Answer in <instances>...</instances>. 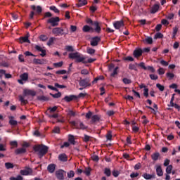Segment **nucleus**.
<instances>
[{"label":"nucleus","mask_w":180,"mask_h":180,"mask_svg":"<svg viewBox=\"0 0 180 180\" xmlns=\"http://www.w3.org/2000/svg\"><path fill=\"white\" fill-rule=\"evenodd\" d=\"M34 151L38 153L39 158L41 159L49 153V148L46 145H37L33 147Z\"/></svg>","instance_id":"f257e3e1"},{"label":"nucleus","mask_w":180,"mask_h":180,"mask_svg":"<svg viewBox=\"0 0 180 180\" xmlns=\"http://www.w3.org/2000/svg\"><path fill=\"white\" fill-rule=\"evenodd\" d=\"M69 58L71 60H75V63H82L83 64H88V62L85 60V57L84 55L79 53V52L70 53L69 54Z\"/></svg>","instance_id":"f03ea898"},{"label":"nucleus","mask_w":180,"mask_h":180,"mask_svg":"<svg viewBox=\"0 0 180 180\" xmlns=\"http://www.w3.org/2000/svg\"><path fill=\"white\" fill-rule=\"evenodd\" d=\"M52 33L55 36H67L68 29L64 27H55L52 30Z\"/></svg>","instance_id":"7ed1b4c3"},{"label":"nucleus","mask_w":180,"mask_h":180,"mask_svg":"<svg viewBox=\"0 0 180 180\" xmlns=\"http://www.w3.org/2000/svg\"><path fill=\"white\" fill-rule=\"evenodd\" d=\"M86 22L88 25H91V26H95V32L96 33H101L102 28H101V23L98 21H93L91 18H86Z\"/></svg>","instance_id":"20e7f679"},{"label":"nucleus","mask_w":180,"mask_h":180,"mask_svg":"<svg viewBox=\"0 0 180 180\" xmlns=\"http://www.w3.org/2000/svg\"><path fill=\"white\" fill-rule=\"evenodd\" d=\"M91 79L89 77L85 79H80L79 82V86H84L86 88L87 86H91Z\"/></svg>","instance_id":"39448f33"},{"label":"nucleus","mask_w":180,"mask_h":180,"mask_svg":"<svg viewBox=\"0 0 180 180\" xmlns=\"http://www.w3.org/2000/svg\"><path fill=\"white\" fill-rule=\"evenodd\" d=\"M59 22V17H52L47 20V23H50L52 27H56V26H58Z\"/></svg>","instance_id":"423d86ee"},{"label":"nucleus","mask_w":180,"mask_h":180,"mask_svg":"<svg viewBox=\"0 0 180 180\" xmlns=\"http://www.w3.org/2000/svg\"><path fill=\"white\" fill-rule=\"evenodd\" d=\"M65 174H67L65 171L63 169H58L56 172V176L58 180H64V175H65Z\"/></svg>","instance_id":"0eeeda50"},{"label":"nucleus","mask_w":180,"mask_h":180,"mask_svg":"<svg viewBox=\"0 0 180 180\" xmlns=\"http://www.w3.org/2000/svg\"><path fill=\"white\" fill-rule=\"evenodd\" d=\"M139 67H141V68H143V70L150 71V72H155V69L154 68V67L153 66L146 67V63H144V62H141L139 63Z\"/></svg>","instance_id":"6e6552de"},{"label":"nucleus","mask_w":180,"mask_h":180,"mask_svg":"<svg viewBox=\"0 0 180 180\" xmlns=\"http://www.w3.org/2000/svg\"><path fill=\"white\" fill-rule=\"evenodd\" d=\"M63 100L65 102H71L72 101H78V97H77L76 95H70V96H65L63 98Z\"/></svg>","instance_id":"1a4fd4ad"},{"label":"nucleus","mask_w":180,"mask_h":180,"mask_svg":"<svg viewBox=\"0 0 180 180\" xmlns=\"http://www.w3.org/2000/svg\"><path fill=\"white\" fill-rule=\"evenodd\" d=\"M82 32H84V33H94V32H95V28L94 29V27L86 25L83 26Z\"/></svg>","instance_id":"9d476101"},{"label":"nucleus","mask_w":180,"mask_h":180,"mask_svg":"<svg viewBox=\"0 0 180 180\" xmlns=\"http://www.w3.org/2000/svg\"><path fill=\"white\" fill-rule=\"evenodd\" d=\"M29 37H30V34H29V32H27L25 37H21L19 38L20 43H30Z\"/></svg>","instance_id":"9b49d317"},{"label":"nucleus","mask_w":180,"mask_h":180,"mask_svg":"<svg viewBox=\"0 0 180 180\" xmlns=\"http://www.w3.org/2000/svg\"><path fill=\"white\" fill-rule=\"evenodd\" d=\"M31 9H32V11H35L36 15H41V12H43V8L40 6H37L36 7V6L32 5L31 6Z\"/></svg>","instance_id":"f8f14e48"},{"label":"nucleus","mask_w":180,"mask_h":180,"mask_svg":"<svg viewBox=\"0 0 180 180\" xmlns=\"http://www.w3.org/2000/svg\"><path fill=\"white\" fill-rule=\"evenodd\" d=\"M113 26H114L115 29H117V30H119V29H120V27H123V26H124V22L123 21V20L117 21L113 23Z\"/></svg>","instance_id":"ddd939ff"},{"label":"nucleus","mask_w":180,"mask_h":180,"mask_svg":"<svg viewBox=\"0 0 180 180\" xmlns=\"http://www.w3.org/2000/svg\"><path fill=\"white\" fill-rule=\"evenodd\" d=\"M32 172H33V170L30 167H28L27 169H22V170L20 171V174L21 175H24V176L30 175V174H32Z\"/></svg>","instance_id":"4468645a"},{"label":"nucleus","mask_w":180,"mask_h":180,"mask_svg":"<svg viewBox=\"0 0 180 180\" xmlns=\"http://www.w3.org/2000/svg\"><path fill=\"white\" fill-rule=\"evenodd\" d=\"M33 63L34 64H39L40 65H43V64H46L47 63V60L44 58H41V59L34 58L33 59Z\"/></svg>","instance_id":"2eb2a0df"},{"label":"nucleus","mask_w":180,"mask_h":180,"mask_svg":"<svg viewBox=\"0 0 180 180\" xmlns=\"http://www.w3.org/2000/svg\"><path fill=\"white\" fill-rule=\"evenodd\" d=\"M101 41V37H94L91 40V46H98V43Z\"/></svg>","instance_id":"dca6fc26"},{"label":"nucleus","mask_w":180,"mask_h":180,"mask_svg":"<svg viewBox=\"0 0 180 180\" xmlns=\"http://www.w3.org/2000/svg\"><path fill=\"white\" fill-rule=\"evenodd\" d=\"M35 49L37 50V51H40L41 53L40 54L41 57H46V49H43V48H41L39 45L35 46Z\"/></svg>","instance_id":"f3484780"},{"label":"nucleus","mask_w":180,"mask_h":180,"mask_svg":"<svg viewBox=\"0 0 180 180\" xmlns=\"http://www.w3.org/2000/svg\"><path fill=\"white\" fill-rule=\"evenodd\" d=\"M133 54L135 58H139V57H141V56H143V50H141V49H136L134 51Z\"/></svg>","instance_id":"a211bd4d"},{"label":"nucleus","mask_w":180,"mask_h":180,"mask_svg":"<svg viewBox=\"0 0 180 180\" xmlns=\"http://www.w3.org/2000/svg\"><path fill=\"white\" fill-rule=\"evenodd\" d=\"M56 167H57L56 164H49L47 167V171L50 174H54V172L56 171Z\"/></svg>","instance_id":"6ab92c4d"},{"label":"nucleus","mask_w":180,"mask_h":180,"mask_svg":"<svg viewBox=\"0 0 180 180\" xmlns=\"http://www.w3.org/2000/svg\"><path fill=\"white\" fill-rule=\"evenodd\" d=\"M142 176H143V178H144L145 179H147V180L155 179V174H150L148 173H144L142 175Z\"/></svg>","instance_id":"aec40b11"},{"label":"nucleus","mask_w":180,"mask_h":180,"mask_svg":"<svg viewBox=\"0 0 180 180\" xmlns=\"http://www.w3.org/2000/svg\"><path fill=\"white\" fill-rule=\"evenodd\" d=\"M26 153V148H20L15 150V154L16 155H20V154H25Z\"/></svg>","instance_id":"412c9836"},{"label":"nucleus","mask_w":180,"mask_h":180,"mask_svg":"<svg viewBox=\"0 0 180 180\" xmlns=\"http://www.w3.org/2000/svg\"><path fill=\"white\" fill-rule=\"evenodd\" d=\"M24 94L26 95H30L31 96H36V91L30 89H25L24 90Z\"/></svg>","instance_id":"4be33fe9"},{"label":"nucleus","mask_w":180,"mask_h":180,"mask_svg":"<svg viewBox=\"0 0 180 180\" xmlns=\"http://www.w3.org/2000/svg\"><path fill=\"white\" fill-rule=\"evenodd\" d=\"M68 141L70 142V144H72V146H75L76 144V141H75V138L74 136V135L72 134H69L68 135Z\"/></svg>","instance_id":"5701e85b"},{"label":"nucleus","mask_w":180,"mask_h":180,"mask_svg":"<svg viewBox=\"0 0 180 180\" xmlns=\"http://www.w3.org/2000/svg\"><path fill=\"white\" fill-rule=\"evenodd\" d=\"M58 160L59 161H62L63 162H67V161L68 160V158L65 154H60L58 156Z\"/></svg>","instance_id":"b1692460"},{"label":"nucleus","mask_w":180,"mask_h":180,"mask_svg":"<svg viewBox=\"0 0 180 180\" xmlns=\"http://www.w3.org/2000/svg\"><path fill=\"white\" fill-rule=\"evenodd\" d=\"M159 9H160V4H155L152 6L150 13H157V12L159 11Z\"/></svg>","instance_id":"393cba45"},{"label":"nucleus","mask_w":180,"mask_h":180,"mask_svg":"<svg viewBox=\"0 0 180 180\" xmlns=\"http://www.w3.org/2000/svg\"><path fill=\"white\" fill-rule=\"evenodd\" d=\"M156 174L158 176H162L164 175V172H162V168L161 166H158L156 168Z\"/></svg>","instance_id":"a878e982"},{"label":"nucleus","mask_w":180,"mask_h":180,"mask_svg":"<svg viewBox=\"0 0 180 180\" xmlns=\"http://www.w3.org/2000/svg\"><path fill=\"white\" fill-rule=\"evenodd\" d=\"M137 66L139 67V64L138 63H135V64L130 63L129 65L128 68H129V70H131L138 71Z\"/></svg>","instance_id":"bb28decb"},{"label":"nucleus","mask_w":180,"mask_h":180,"mask_svg":"<svg viewBox=\"0 0 180 180\" xmlns=\"http://www.w3.org/2000/svg\"><path fill=\"white\" fill-rule=\"evenodd\" d=\"M88 2L86 0H79L78 3L77 4V6L81 8L82 6H85Z\"/></svg>","instance_id":"cd10ccee"},{"label":"nucleus","mask_w":180,"mask_h":180,"mask_svg":"<svg viewBox=\"0 0 180 180\" xmlns=\"http://www.w3.org/2000/svg\"><path fill=\"white\" fill-rule=\"evenodd\" d=\"M150 157L153 161H157L158 160V158H160V153L156 152L152 154Z\"/></svg>","instance_id":"c85d7f7f"},{"label":"nucleus","mask_w":180,"mask_h":180,"mask_svg":"<svg viewBox=\"0 0 180 180\" xmlns=\"http://www.w3.org/2000/svg\"><path fill=\"white\" fill-rule=\"evenodd\" d=\"M9 119V124H11V126H18V121L13 120V117L11 116Z\"/></svg>","instance_id":"c756f323"},{"label":"nucleus","mask_w":180,"mask_h":180,"mask_svg":"<svg viewBox=\"0 0 180 180\" xmlns=\"http://www.w3.org/2000/svg\"><path fill=\"white\" fill-rule=\"evenodd\" d=\"M20 78L22 79V81H27V79H29V74L25 72L20 75Z\"/></svg>","instance_id":"7c9ffc66"},{"label":"nucleus","mask_w":180,"mask_h":180,"mask_svg":"<svg viewBox=\"0 0 180 180\" xmlns=\"http://www.w3.org/2000/svg\"><path fill=\"white\" fill-rule=\"evenodd\" d=\"M38 101H41V102H47L49 100V97L46 96H39L37 97Z\"/></svg>","instance_id":"2f4dec72"},{"label":"nucleus","mask_w":180,"mask_h":180,"mask_svg":"<svg viewBox=\"0 0 180 180\" xmlns=\"http://www.w3.org/2000/svg\"><path fill=\"white\" fill-rule=\"evenodd\" d=\"M99 120H101V117H99L98 115H95L91 117V122H93V123L99 122Z\"/></svg>","instance_id":"473e14b6"},{"label":"nucleus","mask_w":180,"mask_h":180,"mask_svg":"<svg viewBox=\"0 0 180 180\" xmlns=\"http://www.w3.org/2000/svg\"><path fill=\"white\" fill-rule=\"evenodd\" d=\"M76 129H79V130H85L86 129V126H85V124H84V122H79V126L76 127Z\"/></svg>","instance_id":"72a5a7b5"},{"label":"nucleus","mask_w":180,"mask_h":180,"mask_svg":"<svg viewBox=\"0 0 180 180\" xmlns=\"http://www.w3.org/2000/svg\"><path fill=\"white\" fill-rule=\"evenodd\" d=\"M49 95L51 96H53L54 98V99H58V98H61V92H58L55 94L50 93Z\"/></svg>","instance_id":"f704fd0d"},{"label":"nucleus","mask_w":180,"mask_h":180,"mask_svg":"<svg viewBox=\"0 0 180 180\" xmlns=\"http://www.w3.org/2000/svg\"><path fill=\"white\" fill-rule=\"evenodd\" d=\"M5 167L6 168V169H11L12 168H13L15 166L13 165V163L11 162H6L4 164Z\"/></svg>","instance_id":"c9c22d12"},{"label":"nucleus","mask_w":180,"mask_h":180,"mask_svg":"<svg viewBox=\"0 0 180 180\" xmlns=\"http://www.w3.org/2000/svg\"><path fill=\"white\" fill-rule=\"evenodd\" d=\"M50 11H53V12H54L55 13H60V10H58V8H57V7H56L55 6H51L49 7Z\"/></svg>","instance_id":"e433bc0d"},{"label":"nucleus","mask_w":180,"mask_h":180,"mask_svg":"<svg viewBox=\"0 0 180 180\" xmlns=\"http://www.w3.org/2000/svg\"><path fill=\"white\" fill-rule=\"evenodd\" d=\"M39 39L41 40V41H47V40L49 39V37H47V35L41 34L39 36Z\"/></svg>","instance_id":"4c0bfd02"},{"label":"nucleus","mask_w":180,"mask_h":180,"mask_svg":"<svg viewBox=\"0 0 180 180\" xmlns=\"http://www.w3.org/2000/svg\"><path fill=\"white\" fill-rule=\"evenodd\" d=\"M166 77L169 79V81H171V79H174V77H175V75H174V73H171L169 72L166 74Z\"/></svg>","instance_id":"58836bf2"},{"label":"nucleus","mask_w":180,"mask_h":180,"mask_svg":"<svg viewBox=\"0 0 180 180\" xmlns=\"http://www.w3.org/2000/svg\"><path fill=\"white\" fill-rule=\"evenodd\" d=\"M104 174L106 175V176H110L112 174V172H110V169L109 168H105L104 170Z\"/></svg>","instance_id":"ea45409f"},{"label":"nucleus","mask_w":180,"mask_h":180,"mask_svg":"<svg viewBox=\"0 0 180 180\" xmlns=\"http://www.w3.org/2000/svg\"><path fill=\"white\" fill-rule=\"evenodd\" d=\"M10 180H23V176L21 175H18L16 177L11 176L9 179Z\"/></svg>","instance_id":"a19ab883"},{"label":"nucleus","mask_w":180,"mask_h":180,"mask_svg":"<svg viewBox=\"0 0 180 180\" xmlns=\"http://www.w3.org/2000/svg\"><path fill=\"white\" fill-rule=\"evenodd\" d=\"M68 178H74L75 175V172L73 170H70L69 172L67 173Z\"/></svg>","instance_id":"79ce46f5"},{"label":"nucleus","mask_w":180,"mask_h":180,"mask_svg":"<svg viewBox=\"0 0 180 180\" xmlns=\"http://www.w3.org/2000/svg\"><path fill=\"white\" fill-rule=\"evenodd\" d=\"M119 70V67H116L113 69L112 72L110 74V77H115V75H117V70Z\"/></svg>","instance_id":"37998d69"},{"label":"nucleus","mask_w":180,"mask_h":180,"mask_svg":"<svg viewBox=\"0 0 180 180\" xmlns=\"http://www.w3.org/2000/svg\"><path fill=\"white\" fill-rule=\"evenodd\" d=\"M91 158L95 162H98V161H99V156H98L96 155H92Z\"/></svg>","instance_id":"c03bdc74"},{"label":"nucleus","mask_w":180,"mask_h":180,"mask_svg":"<svg viewBox=\"0 0 180 180\" xmlns=\"http://www.w3.org/2000/svg\"><path fill=\"white\" fill-rule=\"evenodd\" d=\"M162 37H164V35L160 32H158L155 34L154 39H162Z\"/></svg>","instance_id":"a18cd8bd"},{"label":"nucleus","mask_w":180,"mask_h":180,"mask_svg":"<svg viewBox=\"0 0 180 180\" xmlns=\"http://www.w3.org/2000/svg\"><path fill=\"white\" fill-rule=\"evenodd\" d=\"M158 73L159 75H164V74H165V70H164L162 68H160L158 70Z\"/></svg>","instance_id":"49530a36"},{"label":"nucleus","mask_w":180,"mask_h":180,"mask_svg":"<svg viewBox=\"0 0 180 180\" xmlns=\"http://www.w3.org/2000/svg\"><path fill=\"white\" fill-rule=\"evenodd\" d=\"M54 40H56L55 37H51L47 42V46H51L54 43Z\"/></svg>","instance_id":"de8ad7c7"},{"label":"nucleus","mask_w":180,"mask_h":180,"mask_svg":"<svg viewBox=\"0 0 180 180\" xmlns=\"http://www.w3.org/2000/svg\"><path fill=\"white\" fill-rule=\"evenodd\" d=\"M145 41H146L148 44H153V38L151 37H148L145 39Z\"/></svg>","instance_id":"09e8293b"},{"label":"nucleus","mask_w":180,"mask_h":180,"mask_svg":"<svg viewBox=\"0 0 180 180\" xmlns=\"http://www.w3.org/2000/svg\"><path fill=\"white\" fill-rule=\"evenodd\" d=\"M166 18L169 20H172V19H174V18H175V14H174V13H169L167 15H166Z\"/></svg>","instance_id":"8fccbe9b"},{"label":"nucleus","mask_w":180,"mask_h":180,"mask_svg":"<svg viewBox=\"0 0 180 180\" xmlns=\"http://www.w3.org/2000/svg\"><path fill=\"white\" fill-rule=\"evenodd\" d=\"M172 172V165H170L167 167L166 172H167V174H171Z\"/></svg>","instance_id":"3c124183"},{"label":"nucleus","mask_w":180,"mask_h":180,"mask_svg":"<svg viewBox=\"0 0 180 180\" xmlns=\"http://www.w3.org/2000/svg\"><path fill=\"white\" fill-rule=\"evenodd\" d=\"M89 140H91V136L84 134V137L83 138V141H84V143H88V141H89Z\"/></svg>","instance_id":"603ef678"},{"label":"nucleus","mask_w":180,"mask_h":180,"mask_svg":"<svg viewBox=\"0 0 180 180\" xmlns=\"http://www.w3.org/2000/svg\"><path fill=\"white\" fill-rule=\"evenodd\" d=\"M56 74L64 75V74H67V70H58L56 72Z\"/></svg>","instance_id":"864d4df0"},{"label":"nucleus","mask_w":180,"mask_h":180,"mask_svg":"<svg viewBox=\"0 0 180 180\" xmlns=\"http://www.w3.org/2000/svg\"><path fill=\"white\" fill-rule=\"evenodd\" d=\"M156 87L158 88V89H159V91H164V89H165L164 86L161 85L160 83H158L156 84Z\"/></svg>","instance_id":"5fc2aeb1"},{"label":"nucleus","mask_w":180,"mask_h":180,"mask_svg":"<svg viewBox=\"0 0 180 180\" xmlns=\"http://www.w3.org/2000/svg\"><path fill=\"white\" fill-rule=\"evenodd\" d=\"M65 50L69 52H72L74 51V47H72V46H66Z\"/></svg>","instance_id":"6e6d98bb"},{"label":"nucleus","mask_w":180,"mask_h":180,"mask_svg":"<svg viewBox=\"0 0 180 180\" xmlns=\"http://www.w3.org/2000/svg\"><path fill=\"white\" fill-rule=\"evenodd\" d=\"M122 82L124 84H131V80L126 77L122 79Z\"/></svg>","instance_id":"4d7b16f0"},{"label":"nucleus","mask_w":180,"mask_h":180,"mask_svg":"<svg viewBox=\"0 0 180 180\" xmlns=\"http://www.w3.org/2000/svg\"><path fill=\"white\" fill-rule=\"evenodd\" d=\"M95 49H92V48H89L87 49V53L88 54H91L92 56V54H95Z\"/></svg>","instance_id":"13d9d810"},{"label":"nucleus","mask_w":180,"mask_h":180,"mask_svg":"<svg viewBox=\"0 0 180 180\" xmlns=\"http://www.w3.org/2000/svg\"><path fill=\"white\" fill-rule=\"evenodd\" d=\"M106 139L107 140H112V131H108L107 134H106Z\"/></svg>","instance_id":"bf43d9fd"},{"label":"nucleus","mask_w":180,"mask_h":180,"mask_svg":"<svg viewBox=\"0 0 180 180\" xmlns=\"http://www.w3.org/2000/svg\"><path fill=\"white\" fill-rule=\"evenodd\" d=\"M88 94L86 93H80L78 96H77V99L79 98H85Z\"/></svg>","instance_id":"052dcab7"},{"label":"nucleus","mask_w":180,"mask_h":180,"mask_svg":"<svg viewBox=\"0 0 180 180\" xmlns=\"http://www.w3.org/2000/svg\"><path fill=\"white\" fill-rule=\"evenodd\" d=\"M20 101L21 103H23L24 105H26L27 103V100H25V98H23V96H20Z\"/></svg>","instance_id":"680f3d73"},{"label":"nucleus","mask_w":180,"mask_h":180,"mask_svg":"<svg viewBox=\"0 0 180 180\" xmlns=\"http://www.w3.org/2000/svg\"><path fill=\"white\" fill-rule=\"evenodd\" d=\"M55 86H56V88H60V89H63L64 88H67V86H65V85H60L58 83H56L55 84Z\"/></svg>","instance_id":"e2e57ef3"},{"label":"nucleus","mask_w":180,"mask_h":180,"mask_svg":"<svg viewBox=\"0 0 180 180\" xmlns=\"http://www.w3.org/2000/svg\"><path fill=\"white\" fill-rule=\"evenodd\" d=\"M0 67H5L6 68H8V67H9V63L7 62H2L0 63Z\"/></svg>","instance_id":"0e129e2a"},{"label":"nucleus","mask_w":180,"mask_h":180,"mask_svg":"<svg viewBox=\"0 0 180 180\" xmlns=\"http://www.w3.org/2000/svg\"><path fill=\"white\" fill-rule=\"evenodd\" d=\"M150 79H153V81H155L157 79H158V75H149Z\"/></svg>","instance_id":"69168bd1"},{"label":"nucleus","mask_w":180,"mask_h":180,"mask_svg":"<svg viewBox=\"0 0 180 180\" xmlns=\"http://www.w3.org/2000/svg\"><path fill=\"white\" fill-rule=\"evenodd\" d=\"M143 91V96H145V98H147L148 96V88H145Z\"/></svg>","instance_id":"338daca9"},{"label":"nucleus","mask_w":180,"mask_h":180,"mask_svg":"<svg viewBox=\"0 0 180 180\" xmlns=\"http://www.w3.org/2000/svg\"><path fill=\"white\" fill-rule=\"evenodd\" d=\"M84 174L87 176H89L91 175V168H87L84 171Z\"/></svg>","instance_id":"774afa93"}]
</instances>
